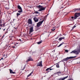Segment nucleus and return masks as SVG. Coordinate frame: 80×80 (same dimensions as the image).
I'll return each instance as SVG.
<instances>
[{
  "label": "nucleus",
  "mask_w": 80,
  "mask_h": 80,
  "mask_svg": "<svg viewBox=\"0 0 80 80\" xmlns=\"http://www.w3.org/2000/svg\"><path fill=\"white\" fill-rule=\"evenodd\" d=\"M8 33V31H6L5 32V34H6V33Z\"/></svg>",
  "instance_id": "obj_34"
},
{
  "label": "nucleus",
  "mask_w": 80,
  "mask_h": 80,
  "mask_svg": "<svg viewBox=\"0 0 80 80\" xmlns=\"http://www.w3.org/2000/svg\"><path fill=\"white\" fill-rule=\"evenodd\" d=\"M30 31L29 34H31V33H32L34 30H33V26H32L29 28Z\"/></svg>",
  "instance_id": "obj_7"
},
{
  "label": "nucleus",
  "mask_w": 80,
  "mask_h": 80,
  "mask_svg": "<svg viewBox=\"0 0 80 80\" xmlns=\"http://www.w3.org/2000/svg\"><path fill=\"white\" fill-rule=\"evenodd\" d=\"M42 42L39 41V42H38L37 43H38V44H39H39H40V43H42Z\"/></svg>",
  "instance_id": "obj_23"
},
{
  "label": "nucleus",
  "mask_w": 80,
  "mask_h": 80,
  "mask_svg": "<svg viewBox=\"0 0 80 80\" xmlns=\"http://www.w3.org/2000/svg\"><path fill=\"white\" fill-rule=\"evenodd\" d=\"M58 40L59 41H62V38H61V37L59 39H58Z\"/></svg>",
  "instance_id": "obj_26"
},
{
  "label": "nucleus",
  "mask_w": 80,
  "mask_h": 80,
  "mask_svg": "<svg viewBox=\"0 0 80 80\" xmlns=\"http://www.w3.org/2000/svg\"><path fill=\"white\" fill-rule=\"evenodd\" d=\"M52 31H55V29H52Z\"/></svg>",
  "instance_id": "obj_33"
},
{
  "label": "nucleus",
  "mask_w": 80,
  "mask_h": 80,
  "mask_svg": "<svg viewBox=\"0 0 80 80\" xmlns=\"http://www.w3.org/2000/svg\"><path fill=\"white\" fill-rule=\"evenodd\" d=\"M62 40H63V39H65V37H61Z\"/></svg>",
  "instance_id": "obj_28"
},
{
  "label": "nucleus",
  "mask_w": 80,
  "mask_h": 80,
  "mask_svg": "<svg viewBox=\"0 0 80 80\" xmlns=\"http://www.w3.org/2000/svg\"><path fill=\"white\" fill-rule=\"evenodd\" d=\"M33 72H34V71L33 70H32V72L31 73H30V74L29 75H28V77H30V76H31V75H32V73H33Z\"/></svg>",
  "instance_id": "obj_16"
},
{
  "label": "nucleus",
  "mask_w": 80,
  "mask_h": 80,
  "mask_svg": "<svg viewBox=\"0 0 80 80\" xmlns=\"http://www.w3.org/2000/svg\"><path fill=\"white\" fill-rule=\"evenodd\" d=\"M24 68H25V66L24 67Z\"/></svg>",
  "instance_id": "obj_42"
},
{
  "label": "nucleus",
  "mask_w": 80,
  "mask_h": 80,
  "mask_svg": "<svg viewBox=\"0 0 80 80\" xmlns=\"http://www.w3.org/2000/svg\"><path fill=\"white\" fill-rule=\"evenodd\" d=\"M52 67H53V66L49 68H47L46 70V71H48V70H52V68H52Z\"/></svg>",
  "instance_id": "obj_14"
},
{
  "label": "nucleus",
  "mask_w": 80,
  "mask_h": 80,
  "mask_svg": "<svg viewBox=\"0 0 80 80\" xmlns=\"http://www.w3.org/2000/svg\"><path fill=\"white\" fill-rule=\"evenodd\" d=\"M20 14H21V13H19L18 12H17V17H18V16L20 15Z\"/></svg>",
  "instance_id": "obj_18"
},
{
  "label": "nucleus",
  "mask_w": 80,
  "mask_h": 80,
  "mask_svg": "<svg viewBox=\"0 0 80 80\" xmlns=\"http://www.w3.org/2000/svg\"><path fill=\"white\" fill-rule=\"evenodd\" d=\"M56 67L57 68H59L60 67V66H59V64H58L56 65Z\"/></svg>",
  "instance_id": "obj_22"
},
{
  "label": "nucleus",
  "mask_w": 80,
  "mask_h": 80,
  "mask_svg": "<svg viewBox=\"0 0 80 80\" xmlns=\"http://www.w3.org/2000/svg\"><path fill=\"white\" fill-rule=\"evenodd\" d=\"M58 75H59L58 74Z\"/></svg>",
  "instance_id": "obj_48"
},
{
  "label": "nucleus",
  "mask_w": 80,
  "mask_h": 80,
  "mask_svg": "<svg viewBox=\"0 0 80 80\" xmlns=\"http://www.w3.org/2000/svg\"><path fill=\"white\" fill-rule=\"evenodd\" d=\"M37 8H40L38 10L39 12H42V11H43V10H45V9H46V7H43V6H41L40 5L39 6H36Z\"/></svg>",
  "instance_id": "obj_1"
},
{
  "label": "nucleus",
  "mask_w": 80,
  "mask_h": 80,
  "mask_svg": "<svg viewBox=\"0 0 80 80\" xmlns=\"http://www.w3.org/2000/svg\"><path fill=\"white\" fill-rule=\"evenodd\" d=\"M18 13H22V12H23V10L20 9V10L18 11Z\"/></svg>",
  "instance_id": "obj_17"
},
{
  "label": "nucleus",
  "mask_w": 80,
  "mask_h": 80,
  "mask_svg": "<svg viewBox=\"0 0 80 80\" xmlns=\"http://www.w3.org/2000/svg\"><path fill=\"white\" fill-rule=\"evenodd\" d=\"M54 69H55L54 68H52V70H54Z\"/></svg>",
  "instance_id": "obj_38"
},
{
  "label": "nucleus",
  "mask_w": 80,
  "mask_h": 80,
  "mask_svg": "<svg viewBox=\"0 0 80 80\" xmlns=\"http://www.w3.org/2000/svg\"><path fill=\"white\" fill-rule=\"evenodd\" d=\"M79 11H80V8H79Z\"/></svg>",
  "instance_id": "obj_40"
},
{
  "label": "nucleus",
  "mask_w": 80,
  "mask_h": 80,
  "mask_svg": "<svg viewBox=\"0 0 80 80\" xmlns=\"http://www.w3.org/2000/svg\"><path fill=\"white\" fill-rule=\"evenodd\" d=\"M3 31H5V29H3Z\"/></svg>",
  "instance_id": "obj_39"
},
{
  "label": "nucleus",
  "mask_w": 80,
  "mask_h": 80,
  "mask_svg": "<svg viewBox=\"0 0 80 80\" xmlns=\"http://www.w3.org/2000/svg\"><path fill=\"white\" fill-rule=\"evenodd\" d=\"M76 57H68L67 58L64 59L63 60H62L60 62H63L66 61H68V60H70V59H72V58H75Z\"/></svg>",
  "instance_id": "obj_2"
},
{
  "label": "nucleus",
  "mask_w": 80,
  "mask_h": 80,
  "mask_svg": "<svg viewBox=\"0 0 80 80\" xmlns=\"http://www.w3.org/2000/svg\"><path fill=\"white\" fill-rule=\"evenodd\" d=\"M9 71L10 73L12 74H14V73H15V72H13V70H11V69H9Z\"/></svg>",
  "instance_id": "obj_13"
},
{
  "label": "nucleus",
  "mask_w": 80,
  "mask_h": 80,
  "mask_svg": "<svg viewBox=\"0 0 80 80\" xmlns=\"http://www.w3.org/2000/svg\"><path fill=\"white\" fill-rule=\"evenodd\" d=\"M19 41H21V39H19Z\"/></svg>",
  "instance_id": "obj_41"
},
{
  "label": "nucleus",
  "mask_w": 80,
  "mask_h": 80,
  "mask_svg": "<svg viewBox=\"0 0 80 80\" xmlns=\"http://www.w3.org/2000/svg\"><path fill=\"white\" fill-rule=\"evenodd\" d=\"M0 30H1V28H0Z\"/></svg>",
  "instance_id": "obj_44"
},
{
  "label": "nucleus",
  "mask_w": 80,
  "mask_h": 80,
  "mask_svg": "<svg viewBox=\"0 0 80 80\" xmlns=\"http://www.w3.org/2000/svg\"><path fill=\"white\" fill-rule=\"evenodd\" d=\"M10 48L11 47L10 46L8 45L7 46V48L9 50H10Z\"/></svg>",
  "instance_id": "obj_20"
},
{
  "label": "nucleus",
  "mask_w": 80,
  "mask_h": 80,
  "mask_svg": "<svg viewBox=\"0 0 80 80\" xmlns=\"http://www.w3.org/2000/svg\"><path fill=\"white\" fill-rule=\"evenodd\" d=\"M63 42H62L61 44H60L58 46V47H60L62 46V45H63Z\"/></svg>",
  "instance_id": "obj_19"
},
{
  "label": "nucleus",
  "mask_w": 80,
  "mask_h": 80,
  "mask_svg": "<svg viewBox=\"0 0 80 80\" xmlns=\"http://www.w3.org/2000/svg\"><path fill=\"white\" fill-rule=\"evenodd\" d=\"M9 38H10V36L9 37Z\"/></svg>",
  "instance_id": "obj_47"
},
{
  "label": "nucleus",
  "mask_w": 80,
  "mask_h": 80,
  "mask_svg": "<svg viewBox=\"0 0 80 80\" xmlns=\"http://www.w3.org/2000/svg\"><path fill=\"white\" fill-rule=\"evenodd\" d=\"M18 8L19 10H22V7L19 5L18 6Z\"/></svg>",
  "instance_id": "obj_15"
},
{
  "label": "nucleus",
  "mask_w": 80,
  "mask_h": 80,
  "mask_svg": "<svg viewBox=\"0 0 80 80\" xmlns=\"http://www.w3.org/2000/svg\"><path fill=\"white\" fill-rule=\"evenodd\" d=\"M61 8H63V7H62Z\"/></svg>",
  "instance_id": "obj_43"
},
{
  "label": "nucleus",
  "mask_w": 80,
  "mask_h": 80,
  "mask_svg": "<svg viewBox=\"0 0 80 80\" xmlns=\"http://www.w3.org/2000/svg\"><path fill=\"white\" fill-rule=\"evenodd\" d=\"M68 78V76H67L62 78H60L58 79L57 80H65V79L66 78Z\"/></svg>",
  "instance_id": "obj_11"
},
{
  "label": "nucleus",
  "mask_w": 80,
  "mask_h": 80,
  "mask_svg": "<svg viewBox=\"0 0 80 80\" xmlns=\"http://www.w3.org/2000/svg\"><path fill=\"white\" fill-rule=\"evenodd\" d=\"M43 21H44L43 20L41 21L38 22L37 24V27H40V26L42 25V23H43Z\"/></svg>",
  "instance_id": "obj_5"
},
{
  "label": "nucleus",
  "mask_w": 80,
  "mask_h": 80,
  "mask_svg": "<svg viewBox=\"0 0 80 80\" xmlns=\"http://www.w3.org/2000/svg\"><path fill=\"white\" fill-rule=\"evenodd\" d=\"M33 19L35 22H38V20H39L38 19L36 18H34Z\"/></svg>",
  "instance_id": "obj_12"
},
{
  "label": "nucleus",
  "mask_w": 80,
  "mask_h": 80,
  "mask_svg": "<svg viewBox=\"0 0 80 80\" xmlns=\"http://www.w3.org/2000/svg\"><path fill=\"white\" fill-rule=\"evenodd\" d=\"M17 44H18V43H17Z\"/></svg>",
  "instance_id": "obj_46"
},
{
  "label": "nucleus",
  "mask_w": 80,
  "mask_h": 80,
  "mask_svg": "<svg viewBox=\"0 0 80 80\" xmlns=\"http://www.w3.org/2000/svg\"><path fill=\"white\" fill-rule=\"evenodd\" d=\"M5 23H3V24H2V25H3V26H5Z\"/></svg>",
  "instance_id": "obj_37"
},
{
  "label": "nucleus",
  "mask_w": 80,
  "mask_h": 80,
  "mask_svg": "<svg viewBox=\"0 0 80 80\" xmlns=\"http://www.w3.org/2000/svg\"><path fill=\"white\" fill-rule=\"evenodd\" d=\"M12 47L13 48H15V46H12Z\"/></svg>",
  "instance_id": "obj_36"
},
{
  "label": "nucleus",
  "mask_w": 80,
  "mask_h": 80,
  "mask_svg": "<svg viewBox=\"0 0 80 80\" xmlns=\"http://www.w3.org/2000/svg\"><path fill=\"white\" fill-rule=\"evenodd\" d=\"M58 37H57V38L56 37V38H55V39H58Z\"/></svg>",
  "instance_id": "obj_35"
},
{
  "label": "nucleus",
  "mask_w": 80,
  "mask_h": 80,
  "mask_svg": "<svg viewBox=\"0 0 80 80\" xmlns=\"http://www.w3.org/2000/svg\"><path fill=\"white\" fill-rule=\"evenodd\" d=\"M34 13H36V14H38V13H39V12L38 11H35L34 12Z\"/></svg>",
  "instance_id": "obj_24"
},
{
  "label": "nucleus",
  "mask_w": 80,
  "mask_h": 80,
  "mask_svg": "<svg viewBox=\"0 0 80 80\" xmlns=\"http://www.w3.org/2000/svg\"><path fill=\"white\" fill-rule=\"evenodd\" d=\"M78 11H79V8H74L72 9V11L74 12H77Z\"/></svg>",
  "instance_id": "obj_10"
},
{
  "label": "nucleus",
  "mask_w": 80,
  "mask_h": 80,
  "mask_svg": "<svg viewBox=\"0 0 80 80\" xmlns=\"http://www.w3.org/2000/svg\"><path fill=\"white\" fill-rule=\"evenodd\" d=\"M2 60H3V58H2L0 59V61H1Z\"/></svg>",
  "instance_id": "obj_32"
},
{
  "label": "nucleus",
  "mask_w": 80,
  "mask_h": 80,
  "mask_svg": "<svg viewBox=\"0 0 80 80\" xmlns=\"http://www.w3.org/2000/svg\"><path fill=\"white\" fill-rule=\"evenodd\" d=\"M15 45H16V44H15Z\"/></svg>",
  "instance_id": "obj_50"
},
{
  "label": "nucleus",
  "mask_w": 80,
  "mask_h": 80,
  "mask_svg": "<svg viewBox=\"0 0 80 80\" xmlns=\"http://www.w3.org/2000/svg\"><path fill=\"white\" fill-rule=\"evenodd\" d=\"M65 52H67V53H68V50H65Z\"/></svg>",
  "instance_id": "obj_29"
},
{
  "label": "nucleus",
  "mask_w": 80,
  "mask_h": 80,
  "mask_svg": "<svg viewBox=\"0 0 80 80\" xmlns=\"http://www.w3.org/2000/svg\"><path fill=\"white\" fill-rule=\"evenodd\" d=\"M14 36H13L11 37V38H10V40H12L13 38H14Z\"/></svg>",
  "instance_id": "obj_21"
},
{
  "label": "nucleus",
  "mask_w": 80,
  "mask_h": 80,
  "mask_svg": "<svg viewBox=\"0 0 80 80\" xmlns=\"http://www.w3.org/2000/svg\"><path fill=\"white\" fill-rule=\"evenodd\" d=\"M71 18H72V20H73V19H74V17H73V16H72L71 17Z\"/></svg>",
  "instance_id": "obj_31"
},
{
  "label": "nucleus",
  "mask_w": 80,
  "mask_h": 80,
  "mask_svg": "<svg viewBox=\"0 0 80 80\" xmlns=\"http://www.w3.org/2000/svg\"><path fill=\"white\" fill-rule=\"evenodd\" d=\"M28 58V59L26 61L27 63H28V62H30V61H33V59H32V58H31V57H30L29 58Z\"/></svg>",
  "instance_id": "obj_8"
},
{
  "label": "nucleus",
  "mask_w": 80,
  "mask_h": 80,
  "mask_svg": "<svg viewBox=\"0 0 80 80\" xmlns=\"http://www.w3.org/2000/svg\"><path fill=\"white\" fill-rule=\"evenodd\" d=\"M14 28H15V27H14Z\"/></svg>",
  "instance_id": "obj_45"
},
{
  "label": "nucleus",
  "mask_w": 80,
  "mask_h": 80,
  "mask_svg": "<svg viewBox=\"0 0 80 80\" xmlns=\"http://www.w3.org/2000/svg\"><path fill=\"white\" fill-rule=\"evenodd\" d=\"M76 26H75V25L72 28V30H73V28H75V27H76Z\"/></svg>",
  "instance_id": "obj_27"
},
{
  "label": "nucleus",
  "mask_w": 80,
  "mask_h": 80,
  "mask_svg": "<svg viewBox=\"0 0 80 80\" xmlns=\"http://www.w3.org/2000/svg\"><path fill=\"white\" fill-rule=\"evenodd\" d=\"M57 73H61V72L60 71H59V72H58L56 73H54V74H56Z\"/></svg>",
  "instance_id": "obj_25"
},
{
  "label": "nucleus",
  "mask_w": 80,
  "mask_h": 80,
  "mask_svg": "<svg viewBox=\"0 0 80 80\" xmlns=\"http://www.w3.org/2000/svg\"><path fill=\"white\" fill-rule=\"evenodd\" d=\"M4 55V56H5V55Z\"/></svg>",
  "instance_id": "obj_49"
},
{
  "label": "nucleus",
  "mask_w": 80,
  "mask_h": 80,
  "mask_svg": "<svg viewBox=\"0 0 80 80\" xmlns=\"http://www.w3.org/2000/svg\"><path fill=\"white\" fill-rule=\"evenodd\" d=\"M79 16H80V13L76 12L75 13L74 17V20L77 19V18H78Z\"/></svg>",
  "instance_id": "obj_4"
},
{
  "label": "nucleus",
  "mask_w": 80,
  "mask_h": 80,
  "mask_svg": "<svg viewBox=\"0 0 80 80\" xmlns=\"http://www.w3.org/2000/svg\"><path fill=\"white\" fill-rule=\"evenodd\" d=\"M5 26H2V24H0V27H5Z\"/></svg>",
  "instance_id": "obj_30"
},
{
  "label": "nucleus",
  "mask_w": 80,
  "mask_h": 80,
  "mask_svg": "<svg viewBox=\"0 0 80 80\" xmlns=\"http://www.w3.org/2000/svg\"><path fill=\"white\" fill-rule=\"evenodd\" d=\"M37 67H42V61H40L37 64Z\"/></svg>",
  "instance_id": "obj_6"
},
{
  "label": "nucleus",
  "mask_w": 80,
  "mask_h": 80,
  "mask_svg": "<svg viewBox=\"0 0 80 80\" xmlns=\"http://www.w3.org/2000/svg\"><path fill=\"white\" fill-rule=\"evenodd\" d=\"M80 49H78L77 50V51L75 50L72 51L71 52H70V53H75V54H77V55L78 54V53H80Z\"/></svg>",
  "instance_id": "obj_3"
},
{
  "label": "nucleus",
  "mask_w": 80,
  "mask_h": 80,
  "mask_svg": "<svg viewBox=\"0 0 80 80\" xmlns=\"http://www.w3.org/2000/svg\"><path fill=\"white\" fill-rule=\"evenodd\" d=\"M28 24L32 25V19H29L28 21Z\"/></svg>",
  "instance_id": "obj_9"
}]
</instances>
